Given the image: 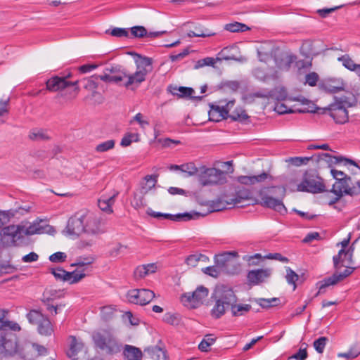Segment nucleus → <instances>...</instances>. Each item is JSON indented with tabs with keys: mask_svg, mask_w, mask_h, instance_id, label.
<instances>
[{
	"mask_svg": "<svg viewBox=\"0 0 360 360\" xmlns=\"http://www.w3.org/2000/svg\"><path fill=\"white\" fill-rule=\"evenodd\" d=\"M70 349L67 355L71 360H83L86 358L88 349L83 342L77 340L75 336L70 337Z\"/></svg>",
	"mask_w": 360,
	"mask_h": 360,
	"instance_id": "obj_15",
	"label": "nucleus"
},
{
	"mask_svg": "<svg viewBox=\"0 0 360 360\" xmlns=\"http://www.w3.org/2000/svg\"><path fill=\"white\" fill-rule=\"evenodd\" d=\"M360 354V349L351 348L348 352L338 354L340 357L354 359Z\"/></svg>",
	"mask_w": 360,
	"mask_h": 360,
	"instance_id": "obj_62",
	"label": "nucleus"
},
{
	"mask_svg": "<svg viewBox=\"0 0 360 360\" xmlns=\"http://www.w3.org/2000/svg\"><path fill=\"white\" fill-rule=\"evenodd\" d=\"M350 176L344 179H339V181H335L330 191V192L333 193L336 195L335 200H339L344 194L351 196L360 194V188L354 186L350 187Z\"/></svg>",
	"mask_w": 360,
	"mask_h": 360,
	"instance_id": "obj_12",
	"label": "nucleus"
},
{
	"mask_svg": "<svg viewBox=\"0 0 360 360\" xmlns=\"http://www.w3.org/2000/svg\"><path fill=\"white\" fill-rule=\"evenodd\" d=\"M67 255L65 252H57L49 256V260L53 263H61L65 261Z\"/></svg>",
	"mask_w": 360,
	"mask_h": 360,
	"instance_id": "obj_61",
	"label": "nucleus"
},
{
	"mask_svg": "<svg viewBox=\"0 0 360 360\" xmlns=\"http://www.w3.org/2000/svg\"><path fill=\"white\" fill-rule=\"evenodd\" d=\"M228 117H230L233 121L245 122L248 120L249 116L245 112V110L241 108H237L233 110L231 114H229Z\"/></svg>",
	"mask_w": 360,
	"mask_h": 360,
	"instance_id": "obj_44",
	"label": "nucleus"
},
{
	"mask_svg": "<svg viewBox=\"0 0 360 360\" xmlns=\"http://www.w3.org/2000/svg\"><path fill=\"white\" fill-rule=\"evenodd\" d=\"M99 78L98 76H92L90 78H88V79H85L83 80V82H84V88L87 89V90H89V91H91L92 93H91V97H96V96H98V98H100L101 100V94L96 91V89H97L98 87V84H97V82H96V79Z\"/></svg>",
	"mask_w": 360,
	"mask_h": 360,
	"instance_id": "obj_37",
	"label": "nucleus"
},
{
	"mask_svg": "<svg viewBox=\"0 0 360 360\" xmlns=\"http://www.w3.org/2000/svg\"><path fill=\"white\" fill-rule=\"evenodd\" d=\"M42 220L35 221L31 224L28 227L24 226V234L25 236H31L34 234H41L46 233L49 229V226L44 223Z\"/></svg>",
	"mask_w": 360,
	"mask_h": 360,
	"instance_id": "obj_29",
	"label": "nucleus"
},
{
	"mask_svg": "<svg viewBox=\"0 0 360 360\" xmlns=\"http://www.w3.org/2000/svg\"><path fill=\"white\" fill-rule=\"evenodd\" d=\"M305 80L309 86H314L319 80V75L316 72H310L306 75Z\"/></svg>",
	"mask_w": 360,
	"mask_h": 360,
	"instance_id": "obj_63",
	"label": "nucleus"
},
{
	"mask_svg": "<svg viewBox=\"0 0 360 360\" xmlns=\"http://www.w3.org/2000/svg\"><path fill=\"white\" fill-rule=\"evenodd\" d=\"M84 219L86 217L81 216L79 217H73L70 218L66 226V231L69 236H78L85 231Z\"/></svg>",
	"mask_w": 360,
	"mask_h": 360,
	"instance_id": "obj_23",
	"label": "nucleus"
},
{
	"mask_svg": "<svg viewBox=\"0 0 360 360\" xmlns=\"http://www.w3.org/2000/svg\"><path fill=\"white\" fill-rule=\"evenodd\" d=\"M297 191L319 193L324 192L326 189L322 178L316 172L311 170L304 173L302 182L297 185Z\"/></svg>",
	"mask_w": 360,
	"mask_h": 360,
	"instance_id": "obj_9",
	"label": "nucleus"
},
{
	"mask_svg": "<svg viewBox=\"0 0 360 360\" xmlns=\"http://www.w3.org/2000/svg\"><path fill=\"white\" fill-rule=\"evenodd\" d=\"M127 77V73L120 70L116 66H111L106 68L103 75H99L98 77L101 80L105 82L119 83Z\"/></svg>",
	"mask_w": 360,
	"mask_h": 360,
	"instance_id": "obj_20",
	"label": "nucleus"
},
{
	"mask_svg": "<svg viewBox=\"0 0 360 360\" xmlns=\"http://www.w3.org/2000/svg\"><path fill=\"white\" fill-rule=\"evenodd\" d=\"M214 305L211 310V315L214 319H219L237 302V297L233 290L223 287L218 288L213 294Z\"/></svg>",
	"mask_w": 360,
	"mask_h": 360,
	"instance_id": "obj_1",
	"label": "nucleus"
},
{
	"mask_svg": "<svg viewBox=\"0 0 360 360\" xmlns=\"http://www.w3.org/2000/svg\"><path fill=\"white\" fill-rule=\"evenodd\" d=\"M224 29L231 32H245L250 30L245 24L234 22L225 25Z\"/></svg>",
	"mask_w": 360,
	"mask_h": 360,
	"instance_id": "obj_45",
	"label": "nucleus"
},
{
	"mask_svg": "<svg viewBox=\"0 0 360 360\" xmlns=\"http://www.w3.org/2000/svg\"><path fill=\"white\" fill-rule=\"evenodd\" d=\"M226 174L214 167L201 166L198 174V181L203 186L222 185L226 182Z\"/></svg>",
	"mask_w": 360,
	"mask_h": 360,
	"instance_id": "obj_7",
	"label": "nucleus"
},
{
	"mask_svg": "<svg viewBox=\"0 0 360 360\" xmlns=\"http://www.w3.org/2000/svg\"><path fill=\"white\" fill-rule=\"evenodd\" d=\"M216 339L212 335H207L205 338L200 342L198 348L201 352H207L209 347L213 345Z\"/></svg>",
	"mask_w": 360,
	"mask_h": 360,
	"instance_id": "obj_52",
	"label": "nucleus"
},
{
	"mask_svg": "<svg viewBox=\"0 0 360 360\" xmlns=\"http://www.w3.org/2000/svg\"><path fill=\"white\" fill-rule=\"evenodd\" d=\"M251 198V192L245 188L238 189L234 198L226 201L227 204L236 205L241 203L243 200H249Z\"/></svg>",
	"mask_w": 360,
	"mask_h": 360,
	"instance_id": "obj_34",
	"label": "nucleus"
},
{
	"mask_svg": "<svg viewBox=\"0 0 360 360\" xmlns=\"http://www.w3.org/2000/svg\"><path fill=\"white\" fill-rule=\"evenodd\" d=\"M348 264H346V269L344 270L343 272L338 273L336 272L333 274V276L325 278L322 281L320 282V286L319 292H317L316 295L321 293H323L324 290L326 287H328L330 285H333L338 283V282L342 281L346 277L349 276L350 274H352L354 268L350 267L347 266Z\"/></svg>",
	"mask_w": 360,
	"mask_h": 360,
	"instance_id": "obj_17",
	"label": "nucleus"
},
{
	"mask_svg": "<svg viewBox=\"0 0 360 360\" xmlns=\"http://www.w3.org/2000/svg\"><path fill=\"white\" fill-rule=\"evenodd\" d=\"M209 290L207 288L200 285L198 286L193 292L184 293L181 296V302L184 304L191 308H197L203 300L207 297Z\"/></svg>",
	"mask_w": 360,
	"mask_h": 360,
	"instance_id": "obj_11",
	"label": "nucleus"
},
{
	"mask_svg": "<svg viewBox=\"0 0 360 360\" xmlns=\"http://www.w3.org/2000/svg\"><path fill=\"white\" fill-rule=\"evenodd\" d=\"M305 347L300 348L297 352H296L295 354H293L290 358L295 359L297 360H305L307 358V345L306 344Z\"/></svg>",
	"mask_w": 360,
	"mask_h": 360,
	"instance_id": "obj_64",
	"label": "nucleus"
},
{
	"mask_svg": "<svg viewBox=\"0 0 360 360\" xmlns=\"http://www.w3.org/2000/svg\"><path fill=\"white\" fill-rule=\"evenodd\" d=\"M279 191L281 195L284 196L285 188L283 187H265L262 188L259 192V202L262 206L273 209L274 210L284 214L287 212V209L283 203L282 200L273 197L275 191Z\"/></svg>",
	"mask_w": 360,
	"mask_h": 360,
	"instance_id": "obj_4",
	"label": "nucleus"
},
{
	"mask_svg": "<svg viewBox=\"0 0 360 360\" xmlns=\"http://www.w3.org/2000/svg\"><path fill=\"white\" fill-rule=\"evenodd\" d=\"M235 101L233 100L229 101L224 106L212 105L209 111V120L217 122L224 119H226Z\"/></svg>",
	"mask_w": 360,
	"mask_h": 360,
	"instance_id": "obj_19",
	"label": "nucleus"
},
{
	"mask_svg": "<svg viewBox=\"0 0 360 360\" xmlns=\"http://www.w3.org/2000/svg\"><path fill=\"white\" fill-rule=\"evenodd\" d=\"M18 345L15 337L13 335L0 336V357L15 355L18 352Z\"/></svg>",
	"mask_w": 360,
	"mask_h": 360,
	"instance_id": "obj_16",
	"label": "nucleus"
},
{
	"mask_svg": "<svg viewBox=\"0 0 360 360\" xmlns=\"http://www.w3.org/2000/svg\"><path fill=\"white\" fill-rule=\"evenodd\" d=\"M267 179H272V176L266 172H262L259 175L240 176L238 177V181L245 185H252L256 183L263 182Z\"/></svg>",
	"mask_w": 360,
	"mask_h": 360,
	"instance_id": "obj_28",
	"label": "nucleus"
},
{
	"mask_svg": "<svg viewBox=\"0 0 360 360\" xmlns=\"http://www.w3.org/2000/svg\"><path fill=\"white\" fill-rule=\"evenodd\" d=\"M319 159L317 161H319L320 160H326V161H332V158L335 160L333 162L335 164L342 162L345 165H347L348 164H350L354 166V168L352 169V172L353 174L357 176L359 179L357 180L356 184L357 188H360V167L358 166V165L352 160L344 158L342 156H337V157H332L328 153H321L319 155Z\"/></svg>",
	"mask_w": 360,
	"mask_h": 360,
	"instance_id": "obj_18",
	"label": "nucleus"
},
{
	"mask_svg": "<svg viewBox=\"0 0 360 360\" xmlns=\"http://www.w3.org/2000/svg\"><path fill=\"white\" fill-rule=\"evenodd\" d=\"M356 102V98L351 94L336 98L335 102L329 107V115L337 124H345L349 120L347 108L355 105Z\"/></svg>",
	"mask_w": 360,
	"mask_h": 360,
	"instance_id": "obj_3",
	"label": "nucleus"
},
{
	"mask_svg": "<svg viewBox=\"0 0 360 360\" xmlns=\"http://www.w3.org/2000/svg\"><path fill=\"white\" fill-rule=\"evenodd\" d=\"M92 339L95 347L105 354L115 355L122 350V343L108 330L94 333Z\"/></svg>",
	"mask_w": 360,
	"mask_h": 360,
	"instance_id": "obj_2",
	"label": "nucleus"
},
{
	"mask_svg": "<svg viewBox=\"0 0 360 360\" xmlns=\"http://www.w3.org/2000/svg\"><path fill=\"white\" fill-rule=\"evenodd\" d=\"M285 278L289 285H293V290L296 289V281L299 278L298 274H297L291 268H286Z\"/></svg>",
	"mask_w": 360,
	"mask_h": 360,
	"instance_id": "obj_51",
	"label": "nucleus"
},
{
	"mask_svg": "<svg viewBox=\"0 0 360 360\" xmlns=\"http://www.w3.org/2000/svg\"><path fill=\"white\" fill-rule=\"evenodd\" d=\"M27 318L32 324L37 325V330L42 335H51L53 332L50 320L37 310H31Z\"/></svg>",
	"mask_w": 360,
	"mask_h": 360,
	"instance_id": "obj_10",
	"label": "nucleus"
},
{
	"mask_svg": "<svg viewBox=\"0 0 360 360\" xmlns=\"http://www.w3.org/2000/svg\"><path fill=\"white\" fill-rule=\"evenodd\" d=\"M144 352L148 353L153 360H168L166 352L158 346L146 348Z\"/></svg>",
	"mask_w": 360,
	"mask_h": 360,
	"instance_id": "obj_39",
	"label": "nucleus"
},
{
	"mask_svg": "<svg viewBox=\"0 0 360 360\" xmlns=\"http://www.w3.org/2000/svg\"><path fill=\"white\" fill-rule=\"evenodd\" d=\"M270 96L278 101L288 100L290 101H298L302 105H307L309 101L302 96L292 97L288 96L287 91L284 87H276L270 91Z\"/></svg>",
	"mask_w": 360,
	"mask_h": 360,
	"instance_id": "obj_24",
	"label": "nucleus"
},
{
	"mask_svg": "<svg viewBox=\"0 0 360 360\" xmlns=\"http://www.w3.org/2000/svg\"><path fill=\"white\" fill-rule=\"evenodd\" d=\"M278 49L277 48L271 49L270 51H266L264 47L262 46L258 51V58L262 62H268L273 56L275 58V54L277 53Z\"/></svg>",
	"mask_w": 360,
	"mask_h": 360,
	"instance_id": "obj_43",
	"label": "nucleus"
},
{
	"mask_svg": "<svg viewBox=\"0 0 360 360\" xmlns=\"http://www.w3.org/2000/svg\"><path fill=\"white\" fill-rule=\"evenodd\" d=\"M117 195V193L109 198H103L99 199L98 201V206L99 207V208L101 210L106 212L108 213L112 212V205L115 202V198Z\"/></svg>",
	"mask_w": 360,
	"mask_h": 360,
	"instance_id": "obj_40",
	"label": "nucleus"
},
{
	"mask_svg": "<svg viewBox=\"0 0 360 360\" xmlns=\"http://www.w3.org/2000/svg\"><path fill=\"white\" fill-rule=\"evenodd\" d=\"M93 260L90 259H80L77 262L72 264V266H76V269L73 271L75 278L73 282H79L84 278L87 274L91 271V264Z\"/></svg>",
	"mask_w": 360,
	"mask_h": 360,
	"instance_id": "obj_22",
	"label": "nucleus"
},
{
	"mask_svg": "<svg viewBox=\"0 0 360 360\" xmlns=\"http://www.w3.org/2000/svg\"><path fill=\"white\" fill-rule=\"evenodd\" d=\"M181 172L185 174L184 177L193 176L200 173V167H196L193 162H187L181 165Z\"/></svg>",
	"mask_w": 360,
	"mask_h": 360,
	"instance_id": "obj_41",
	"label": "nucleus"
},
{
	"mask_svg": "<svg viewBox=\"0 0 360 360\" xmlns=\"http://www.w3.org/2000/svg\"><path fill=\"white\" fill-rule=\"evenodd\" d=\"M30 139L32 141H41L49 139L46 131L42 129H34L29 134Z\"/></svg>",
	"mask_w": 360,
	"mask_h": 360,
	"instance_id": "obj_48",
	"label": "nucleus"
},
{
	"mask_svg": "<svg viewBox=\"0 0 360 360\" xmlns=\"http://www.w3.org/2000/svg\"><path fill=\"white\" fill-rule=\"evenodd\" d=\"M85 233L90 234H97L100 232V222L98 219L95 217L89 216L86 220L84 225Z\"/></svg>",
	"mask_w": 360,
	"mask_h": 360,
	"instance_id": "obj_35",
	"label": "nucleus"
},
{
	"mask_svg": "<svg viewBox=\"0 0 360 360\" xmlns=\"http://www.w3.org/2000/svg\"><path fill=\"white\" fill-rule=\"evenodd\" d=\"M232 315L234 316H239L243 315L245 313L248 312L251 309L250 304H233L231 308Z\"/></svg>",
	"mask_w": 360,
	"mask_h": 360,
	"instance_id": "obj_47",
	"label": "nucleus"
},
{
	"mask_svg": "<svg viewBox=\"0 0 360 360\" xmlns=\"http://www.w3.org/2000/svg\"><path fill=\"white\" fill-rule=\"evenodd\" d=\"M172 94L174 95H176L179 97H185V98H191L195 100H201L202 96H194L193 94H194L193 89L191 87H185V86H179V87H174L173 91H171Z\"/></svg>",
	"mask_w": 360,
	"mask_h": 360,
	"instance_id": "obj_33",
	"label": "nucleus"
},
{
	"mask_svg": "<svg viewBox=\"0 0 360 360\" xmlns=\"http://www.w3.org/2000/svg\"><path fill=\"white\" fill-rule=\"evenodd\" d=\"M200 217L198 212L193 213H179L176 214L163 213L162 219H169L174 221H187Z\"/></svg>",
	"mask_w": 360,
	"mask_h": 360,
	"instance_id": "obj_30",
	"label": "nucleus"
},
{
	"mask_svg": "<svg viewBox=\"0 0 360 360\" xmlns=\"http://www.w3.org/2000/svg\"><path fill=\"white\" fill-rule=\"evenodd\" d=\"M358 240L359 239L355 240L347 250L340 249L338 254L333 256V261L335 269L356 263L355 256L353 255Z\"/></svg>",
	"mask_w": 360,
	"mask_h": 360,
	"instance_id": "obj_13",
	"label": "nucleus"
},
{
	"mask_svg": "<svg viewBox=\"0 0 360 360\" xmlns=\"http://www.w3.org/2000/svg\"><path fill=\"white\" fill-rule=\"evenodd\" d=\"M131 34L134 37L141 38L147 34V30L143 26H134L131 28Z\"/></svg>",
	"mask_w": 360,
	"mask_h": 360,
	"instance_id": "obj_59",
	"label": "nucleus"
},
{
	"mask_svg": "<svg viewBox=\"0 0 360 360\" xmlns=\"http://www.w3.org/2000/svg\"><path fill=\"white\" fill-rule=\"evenodd\" d=\"M107 34L110 33L112 36L116 37H127L129 36V32L125 28L115 27L110 32L107 30Z\"/></svg>",
	"mask_w": 360,
	"mask_h": 360,
	"instance_id": "obj_57",
	"label": "nucleus"
},
{
	"mask_svg": "<svg viewBox=\"0 0 360 360\" xmlns=\"http://www.w3.org/2000/svg\"><path fill=\"white\" fill-rule=\"evenodd\" d=\"M115 310L110 306H105L101 308V315L103 320L108 321L113 317Z\"/></svg>",
	"mask_w": 360,
	"mask_h": 360,
	"instance_id": "obj_58",
	"label": "nucleus"
},
{
	"mask_svg": "<svg viewBox=\"0 0 360 360\" xmlns=\"http://www.w3.org/2000/svg\"><path fill=\"white\" fill-rule=\"evenodd\" d=\"M152 63V58L139 56V59L136 60V72L133 74H127V80L123 85L127 88L132 85L139 86L144 82L146 75L153 70Z\"/></svg>",
	"mask_w": 360,
	"mask_h": 360,
	"instance_id": "obj_5",
	"label": "nucleus"
},
{
	"mask_svg": "<svg viewBox=\"0 0 360 360\" xmlns=\"http://www.w3.org/2000/svg\"><path fill=\"white\" fill-rule=\"evenodd\" d=\"M70 77V74L65 77L53 76L49 79L46 82V87L48 91H58L66 89L69 86H74L71 91H66L65 93L62 94V96H66L68 99H74L77 97L79 88L78 86V80L74 82L67 81V78Z\"/></svg>",
	"mask_w": 360,
	"mask_h": 360,
	"instance_id": "obj_6",
	"label": "nucleus"
},
{
	"mask_svg": "<svg viewBox=\"0 0 360 360\" xmlns=\"http://www.w3.org/2000/svg\"><path fill=\"white\" fill-rule=\"evenodd\" d=\"M344 88H345V84L342 80H338L336 82L335 81L331 82L328 84V89L330 91H331L333 93H336L340 91H342L344 89Z\"/></svg>",
	"mask_w": 360,
	"mask_h": 360,
	"instance_id": "obj_60",
	"label": "nucleus"
},
{
	"mask_svg": "<svg viewBox=\"0 0 360 360\" xmlns=\"http://www.w3.org/2000/svg\"><path fill=\"white\" fill-rule=\"evenodd\" d=\"M9 98L0 101V125L6 122L9 114Z\"/></svg>",
	"mask_w": 360,
	"mask_h": 360,
	"instance_id": "obj_46",
	"label": "nucleus"
},
{
	"mask_svg": "<svg viewBox=\"0 0 360 360\" xmlns=\"http://www.w3.org/2000/svg\"><path fill=\"white\" fill-rule=\"evenodd\" d=\"M123 354L127 360H142L143 353L141 349L132 345H126Z\"/></svg>",
	"mask_w": 360,
	"mask_h": 360,
	"instance_id": "obj_32",
	"label": "nucleus"
},
{
	"mask_svg": "<svg viewBox=\"0 0 360 360\" xmlns=\"http://www.w3.org/2000/svg\"><path fill=\"white\" fill-rule=\"evenodd\" d=\"M339 61H341L342 65L347 69L352 71H360V65L356 64L354 60L349 57V55L346 54L342 56L338 59Z\"/></svg>",
	"mask_w": 360,
	"mask_h": 360,
	"instance_id": "obj_42",
	"label": "nucleus"
},
{
	"mask_svg": "<svg viewBox=\"0 0 360 360\" xmlns=\"http://www.w3.org/2000/svg\"><path fill=\"white\" fill-rule=\"evenodd\" d=\"M239 55V48L236 45L233 44L221 49L218 53L217 59L219 60H240L238 58Z\"/></svg>",
	"mask_w": 360,
	"mask_h": 360,
	"instance_id": "obj_26",
	"label": "nucleus"
},
{
	"mask_svg": "<svg viewBox=\"0 0 360 360\" xmlns=\"http://www.w3.org/2000/svg\"><path fill=\"white\" fill-rule=\"evenodd\" d=\"M238 255L236 252H226L222 254L216 255L214 257L215 264L220 265L224 269L226 268L227 265L230 262L231 257H236Z\"/></svg>",
	"mask_w": 360,
	"mask_h": 360,
	"instance_id": "obj_38",
	"label": "nucleus"
},
{
	"mask_svg": "<svg viewBox=\"0 0 360 360\" xmlns=\"http://www.w3.org/2000/svg\"><path fill=\"white\" fill-rule=\"evenodd\" d=\"M224 270V269L222 266L217 264L214 266H207L202 269L203 273L214 278H217Z\"/></svg>",
	"mask_w": 360,
	"mask_h": 360,
	"instance_id": "obj_50",
	"label": "nucleus"
},
{
	"mask_svg": "<svg viewBox=\"0 0 360 360\" xmlns=\"http://www.w3.org/2000/svg\"><path fill=\"white\" fill-rule=\"evenodd\" d=\"M115 142L114 140L110 139L102 142L96 146L95 150L98 153H104L115 147Z\"/></svg>",
	"mask_w": 360,
	"mask_h": 360,
	"instance_id": "obj_53",
	"label": "nucleus"
},
{
	"mask_svg": "<svg viewBox=\"0 0 360 360\" xmlns=\"http://www.w3.org/2000/svg\"><path fill=\"white\" fill-rule=\"evenodd\" d=\"M51 272L54 277L63 281H68L70 284L77 283V282H73L72 280L75 278L74 272H68L61 268L51 269Z\"/></svg>",
	"mask_w": 360,
	"mask_h": 360,
	"instance_id": "obj_31",
	"label": "nucleus"
},
{
	"mask_svg": "<svg viewBox=\"0 0 360 360\" xmlns=\"http://www.w3.org/2000/svg\"><path fill=\"white\" fill-rule=\"evenodd\" d=\"M139 134H129L125 135L121 140L120 145L122 147L129 146L133 141H139Z\"/></svg>",
	"mask_w": 360,
	"mask_h": 360,
	"instance_id": "obj_56",
	"label": "nucleus"
},
{
	"mask_svg": "<svg viewBox=\"0 0 360 360\" xmlns=\"http://www.w3.org/2000/svg\"><path fill=\"white\" fill-rule=\"evenodd\" d=\"M272 274V269L270 268L259 269L248 271L247 275L248 282L250 285H257L265 282Z\"/></svg>",
	"mask_w": 360,
	"mask_h": 360,
	"instance_id": "obj_21",
	"label": "nucleus"
},
{
	"mask_svg": "<svg viewBox=\"0 0 360 360\" xmlns=\"http://www.w3.org/2000/svg\"><path fill=\"white\" fill-rule=\"evenodd\" d=\"M24 236V226L12 224L3 227L0 230V245L4 248L16 246Z\"/></svg>",
	"mask_w": 360,
	"mask_h": 360,
	"instance_id": "obj_8",
	"label": "nucleus"
},
{
	"mask_svg": "<svg viewBox=\"0 0 360 360\" xmlns=\"http://www.w3.org/2000/svg\"><path fill=\"white\" fill-rule=\"evenodd\" d=\"M279 299L276 297L271 298V299H264L259 298L257 300V303L262 308H269L270 307L277 306L279 304Z\"/></svg>",
	"mask_w": 360,
	"mask_h": 360,
	"instance_id": "obj_55",
	"label": "nucleus"
},
{
	"mask_svg": "<svg viewBox=\"0 0 360 360\" xmlns=\"http://www.w3.org/2000/svg\"><path fill=\"white\" fill-rule=\"evenodd\" d=\"M328 341L326 337H320L316 340L314 343V347L319 354H322L325 349L326 345Z\"/></svg>",
	"mask_w": 360,
	"mask_h": 360,
	"instance_id": "obj_54",
	"label": "nucleus"
},
{
	"mask_svg": "<svg viewBox=\"0 0 360 360\" xmlns=\"http://www.w3.org/2000/svg\"><path fill=\"white\" fill-rule=\"evenodd\" d=\"M155 297L153 291L148 289H133L128 292L127 298L131 303L146 305Z\"/></svg>",
	"mask_w": 360,
	"mask_h": 360,
	"instance_id": "obj_14",
	"label": "nucleus"
},
{
	"mask_svg": "<svg viewBox=\"0 0 360 360\" xmlns=\"http://www.w3.org/2000/svg\"><path fill=\"white\" fill-rule=\"evenodd\" d=\"M158 181V176L156 175H147L144 177L141 182V193L146 194L153 188L155 187Z\"/></svg>",
	"mask_w": 360,
	"mask_h": 360,
	"instance_id": "obj_36",
	"label": "nucleus"
},
{
	"mask_svg": "<svg viewBox=\"0 0 360 360\" xmlns=\"http://www.w3.org/2000/svg\"><path fill=\"white\" fill-rule=\"evenodd\" d=\"M16 354L25 360H32L37 357L34 345L30 342L18 345V352Z\"/></svg>",
	"mask_w": 360,
	"mask_h": 360,
	"instance_id": "obj_27",
	"label": "nucleus"
},
{
	"mask_svg": "<svg viewBox=\"0 0 360 360\" xmlns=\"http://www.w3.org/2000/svg\"><path fill=\"white\" fill-rule=\"evenodd\" d=\"M297 57L292 54H288L279 51L275 54L274 61L278 68L288 70L291 65L296 60Z\"/></svg>",
	"mask_w": 360,
	"mask_h": 360,
	"instance_id": "obj_25",
	"label": "nucleus"
},
{
	"mask_svg": "<svg viewBox=\"0 0 360 360\" xmlns=\"http://www.w3.org/2000/svg\"><path fill=\"white\" fill-rule=\"evenodd\" d=\"M207 259H208L207 257L202 254H194V255H189L186 258V262L188 266L195 267L197 266L198 262H200V261L205 262Z\"/></svg>",
	"mask_w": 360,
	"mask_h": 360,
	"instance_id": "obj_49",
	"label": "nucleus"
}]
</instances>
